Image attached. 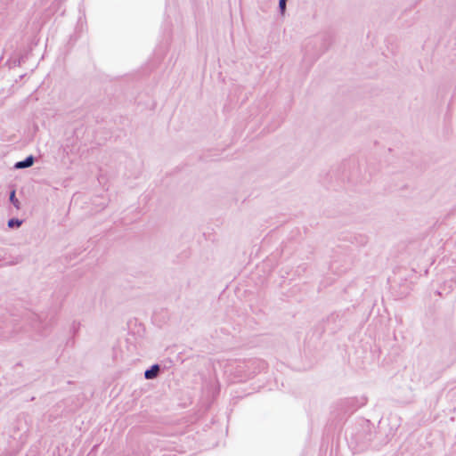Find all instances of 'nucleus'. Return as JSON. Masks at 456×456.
I'll return each instance as SVG.
<instances>
[{
    "label": "nucleus",
    "instance_id": "obj_2",
    "mask_svg": "<svg viewBox=\"0 0 456 456\" xmlns=\"http://www.w3.org/2000/svg\"><path fill=\"white\" fill-rule=\"evenodd\" d=\"M33 162H34V159H33V157L30 156V157L27 158L24 161L16 163L15 167H17V168L28 167L32 166Z\"/></svg>",
    "mask_w": 456,
    "mask_h": 456
},
{
    "label": "nucleus",
    "instance_id": "obj_5",
    "mask_svg": "<svg viewBox=\"0 0 456 456\" xmlns=\"http://www.w3.org/2000/svg\"><path fill=\"white\" fill-rule=\"evenodd\" d=\"M286 1L287 0H280V7H281V11H284V9H285Z\"/></svg>",
    "mask_w": 456,
    "mask_h": 456
},
{
    "label": "nucleus",
    "instance_id": "obj_1",
    "mask_svg": "<svg viewBox=\"0 0 456 456\" xmlns=\"http://www.w3.org/2000/svg\"><path fill=\"white\" fill-rule=\"evenodd\" d=\"M159 368L158 365L152 366L150 370H147L144 373V376L146 379H153L155 378L159 373Z\"/></svg>",
    "mask_w": 456,
    "mask_h": 456
},
{
    "label": "nucleus",
    "instance_id": "obj_3",
    "mask_svg": "<svg viewBox=\"0 0 456 456\" xmlns=\"http://www.w3.org/2000/svg\"><path fill=\"white\" fill-rule=\"evenodd\" d=\"M10 200L12 202V204L15 206L16 208H19V200L15 198V191H12L10 195Z\"/></svg>",
    "mask_w": 456,
    "mask_h": 456
},
{
    "label": "nucleus",
    "instance_id": "obj_4",
    "mask_svg": "<svg viewBox=\"0 0 456 456\" xmlns=\"http://www.w3.org/2000/svg\"><path fill=\"white\" fill-rule=\"evenodd\" d=\"M20 224H21V222L19 221L18 219H11L8 222V226L11 227V228H12L14 226H18L19 227Z\"/></svg>",
    "mask_w": 456,
    "mask_h": 456
}]
</instances>
